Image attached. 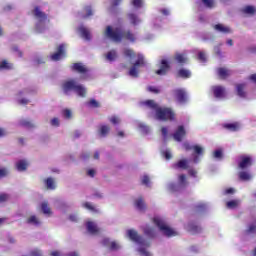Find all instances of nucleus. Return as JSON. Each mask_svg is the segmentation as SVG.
Wrapping results in <instances>:
<instances>
[{
    "instance_id": "f257e3e1",
    "label": "nucleus",
    "mask_w": 256,
    "mask_h": 256,
    "mask_svg": "<svg viewBox=\"0 0 256 256\" xmlns=\"http://www.w3.org/2000/svg\"><path fill=\"white\" fill-rule=\"evenodd\" d=\"M104 35L115 43H121L123 39H126V41H130V43H135L137 39L135 37V34L131 32V30L121 31L120 28L113 29V27L111 26L106 27Z\"/></svg>"
},
{
    "instance_id": "f03ea898",
    "label": "nucleus",
    "mask_w": 256,
    "mask_h": 256,
    "mask_svg": "<svg viewBox=\"0 0 256 256\" xmlns=\"http://www.w3.org/2000/svg\"><path fill=\"white\" fill-rule=\"evenodd\" d=\"M62 89L65 95H69V91H75L79 97H85L87 95V89L83 85L77 84L73 79L63 82Z\"/></svg>"
},
{
    "instance_id": "7ed1b4c3",
    "label": "nucleus",
    "mask_w": 256,
    "mask_h": 256,
    "mask_svg": "<svg viewBox=\"0 0 256 256\" xmlns=\"http://www.w3.org/2000/svg\"><path fill=\"white\" fill-rule=\"evenodd\" d=\"M155 117L158 121H175V111L171 107H161L157 109Z\"/></svg>"
},
{
    "instance_id": "20e7f679",
    "label": "nucleus",
    "mask_w": 256,
    "mask_h": 256,
    "mask_svg": "<svg viewBox=\"0 0 256 256\" xmlns=\"http://www.w3.org/2000/svg\"><path fill=\"white\" fill-rule=\"evenodd\" d=\"M153 223L154 225H156V227H158L160 231H162V233L166 237H175V235H177V232L171 229V227L167 226V224H165V221L160 217H154Z\"/></svg>"
},
{
    "instance_id": "39448f33",
    "label": "nucleus",
    "mask_w": 256,
    "mask_h": 256,
    "mask_svg": "<svg viewBox=\"0 0 256 256\" xmlns=\"http://www.w3.org/2000/svg\"><path fill=\"white\" fill-rule=\"evenodd\" d=\"M140 67H145V58L143 57V55H138V58L136 60V62L133 64V66L130 68L128 75H130V77H139V68Z\"/></svg>"
},
{
    "instance_id": "423d86ee",
    "label": "nucleus",
    "mask_w": 256,
    "mask_h": 256,
    "mask_svg": "<svg viewBox=\"0 0 256 256\" xmlns=\"http://www.w3.org/2000/svg\"><path fill=\"white\" fill-rule=\"evenodd\" d=\"M174 99H176L177 103L180 105H185L187 101H189V96L187 95V91L183 88H178L173 91Z\"/></svg>"
},
{
    "instance_id": "0eeeda50",
    "label": "nucleus",
    "mask_w": 256,
    "mask_h": 256,
    "mask_svg": "<svg viewBox=\"0 0 256 256\" xmlns=\"http://www.w3.org/2000/svg\"><path fill=\"white\" fill-rule=\"evenodd\" d=\"M127 235L131 241H134V243H138V245H147V247H149V243H147L143 236L139 235L137 231L130 229L127 231Z\"/></svg>"
},
{
    "instance_id": "6e6552de",
    "label": "nucleus",
    "mask_w": 256,
    "mask_h": 256,
    "mask_svg": "<svg viewBox=\"0 0 256 256\" xmlns=\"http://www.w3.org/2000/svg\"><path fill=\"white\" fill-rule=\"evenodd\" d=\"M65 47H66L65 44H60L57 47V51L50 56V59L52 61H61V59L65 57Z\"/></svg>"
},
{
    "instance_id": "1a4fd4ad",
    "label": "nucleus",
    "mask_w": 256,
    "mask_h": 256,
    "mask_svg": "<svg viewBox=\"0 0 256 256\" xmlns=\"http://www.w3.org/2000/svg\"><path fill=\"white\" fill-rule=\"evenodd\" d=\"M187 135V131L185 130V126L180 125L176 129V131L173 134V139L177 141L178 143H181L183 141V138Z\"/></svg>"
},
{
    "instance_id": "9d476101",
    "label": "nucleus",
    "mask_w": 256,
    "mask_h": 256,
    "mask_svg": "<svg viewBox=\"0 0 256 256\" xmlns=\"http://www.w3.org/2000/svg\"><path fill=\"white\" fill-rule=\"evenodd\" d=\"M251 165H253V158H251V156H240V162L238 164L240 169H247V167H251Z\"/></svg>"
},
{
    "instance_id": "9b49d317",
    "label": "nucleus",
    "mask_w": 256,
    "mask_h": 256,
    "mask_svg": "<svg viewBox=\"0 0 256 256\" xmlns=\"http://www.w3.org/2000/svg\"><path fill=\"white\" fill-rule=\"evenodd\" d=\"M169 69H171V66L169 65V62L166 59L161 60L160 62V69L156 70V75H167L169 72Z\"/></svg>"
},
{
    "instance_id": "f8f14e48",
    "label": "nucleus",
    "mask_w": 256,
    "mask_h": 256,
    "mask_svg": "<svg viewBox=\"0 0 256 256\" xmlns=\"http://www.w3.org/2000/svg\"><path fill=\"white\" fill-rule=\"evenodd\" d=\"M213 95L216 99H223L225 97V87L223 86H213L212 87Z\"/></svg>"
},
{
    "instance_id": "ddd939ff",
    "label": "nucleus",
    "mask_w": 256,
    "mask_h": 256,
    "mask_svg": "<svg viewBox=\"0 0 256 256\" xmlns=\"http://www.w3.org/2000/svg\"><path fill=\"white\" fill-rule=\"evenodd\" d=\"M33 15L36 17V19H39L40 22L47 21V14L41 11L39 6L34 8Z\"/></svg>"
},
{
    "instance_id": "4468645a",
    "label": "nucleus",
    "mask_w": 256,
    "mask_h": 256,
    "mask_svg": "<svg viewBox=\"0 0 256 256\" xmlns=\"http://www.w3.org/2000/svg\"><path fill=\"white\" fill-rule=\"evenodd\" d=\"M187 230L189 233H192V235H197V233H201L202 228L201 226L195 224V222H190L187 225Z\"/></svg>"
},
{
    "instance_id": "2eb2a0df",
    "label": "nucleus",
    "mask_w": 256,
    "mask_h": 256,
    "mask_svg": "<svg viewBox=\"0 0 256 256\" xmlns=\"http://www.w3.org/2000/svg\"><path fill=\"white\" fill-rule=\"evenodd\" d=\"M127 19L130 22V25H133L134 27L139 25V23H141V19L135 13H128Z\"/></svg>"
},
{
    "instance_id": "dca6fc26",
    "label": "nucleus",
    "mask_w": 256,
    "mask_h": 256,
    "mask_svg": "<svg viewBox=\"0 0 256 256\" xmlns=\"http://www.w3.org/2000/svg\"><path fill=\"white\" fill-rule=\"evenodd\" d=\"M86 227L87 231L90 232L91 235H97V233L99 232V228L97 227V224H95L94 222H87Z\"/></svg>"
},
{
    "instance_id": "f3484780",
    "label": "nucleus",
    "mask_w": 256,
    "mask_h": 256,
    "mask_svg": "<svg viewBox=\"0 0 256 256\" xmlns=\"http://www.w3.org/2000/svg\"><path fill=\"white\" fill-rule=\"evenodd\" d=\"M173 167L174 169H189V161L187 159L179 160Z\"/></svg>"
},
{
    "instance_id": "a211bd4d",
    "label": "nucleus",
    "mask_w": 256,
    "mask_h": 256,
    "mask_svg": "<svg viewBox=\"0 0 256 256\" xmlns=\"http://www.w3.org/2000/svg\"><path fill=\"white\" fill-rule=\"evenodd\" d=\"M134 205L139 211H145V209H147V205L145 204V201L142 197L136 199Z\"/></svg>"
},
{
    "instance_id": "6ab92c4d",
    "label": "nucleus",
    "mask_w": 256,
    "mask_h": 256,
    "mask_svg": "<svg viewBox=\"0 0 256 256\" xmlns=\"http://www.w3.org/2000/svg\"><path fill=\"white\" fill-rule=\"evenodd\" d=\"M176 77L181 79H189V77H191V71L182 68L178 70Z\"/></svg>"
},
{
    "instance_id": "aec40b11",
    "label": "nucleus",
    "mask_w": 256,
    "mask_h": 256,
    "mask_svg": "<svg viewBox=\"0 0 256 256\" xmlns=\"http://www.w3.org/2000/svg\"><path fill=\"white\" fill-rule=\"evenodd\" d=\"M143 105H146V107H149V109H153L155 114L157 113V109L161 107L155 102V100H146L143 102Z\"/></svg>"
},
{
    "instance_id": "412c9836",
    "label": "nucleus",
    "mask_w": 256,
    "mask_h": 256,
    "mask_svg": "<svg viewBox=\"0 0 256 256\" xmlns=\"http://www.w3.org/2000/svg\"><path fill=\"white\" fill-rule=\"evenodd\" d=\"M44 183L46 185V189L50 190V191H53L56 189V186H55V180L51 177L49 178H46L44 180Z\"/></svg>"
},
{
    "instance_id": "4be33fe9",
    "label": "nucleus",
    "mask_w": 256,
    "mask_h": 256,
    "mask_svg": "<svg viewBox=\"0 0 256 256\" xmlns=\"http://www.w3.org/2000/svg\"><path fill=\"white\" fill-rule=\"evenodd\" d=\"M224 129H227V131H239V123L235 122V123H226L223 124Z\"/></svg>"
},
{
    "instance_id": "5701e85b",
    "label": "nucleus",
    "mask_w": 256,
    "mask_h": 256,
    "mask_svg": "<svg viewBox=\"0 0 256 256\" xmlns=\"http://www.w3.org/2000/svg\"><path fill=\"white\" fill-rule=\"evenodd\" d=\"M236 91H237L238 97H242V98L247 97V93L245 92V84H237Z\"/></svg>"
},
{
    "instance_id": "b1692460",
    "label": "nucleus",
    "mask_w": 256,
    "mask_h": 256,
    "mask_svg": "<svg viewBox=\"0 0 256 256\" xmlns=\"http://www.w3.org/2000/svg\"><path fill=\"white\" fill-rule=\"evenodd\" d=\"M217 73H218V77H220V79H227V77H229V75H231V72L229 70H227L226 68H218Z\"/></svg>"
},
{
    "instance_id": "393cba45",
    "label": "nucleus",
    "mask_w": 256,
    "mask_h": 256,
    "mask_svg": "<svg viewBox=\"0 0 256 256\" xmlns=\"http://www.w3.org/2000/svg\"><path fill=\"white\" fill-rule=\"evenodd\" d=\"M84 11L86 14H81V19H89V17H93V8L91 6H85Z\"/></svg>"
},
{
    "instance_id": "a878e982",
    "label": "nucleus",
    "mask_w": 256,
    "mask_h": 256,
    "mask_svg": "<svg viewBox=\"0 0 256 256\" xmlns=\"http://www.w3.org/2000/svg\"><path fill=\"white\" fill-rule=\"evenodd\" d=\"M174 59L180 65H185V63H187V56H185V54H182V53H177Z\"/></svg>"
},
{
    "instance_id": "bb28decb",
    "label": "nucleus",
    "mask_w": 256,
    "mask_h": 256,
    "mask_svg": "<svg viewBox=\"0 0 256 256\" xmlns=\"http://www.w3.org/2000/svg\"><path fill=\"white\" fill-rule=\"evenodd\" d=\"M72 69L73 71H77V73H87V68L81 63H74Z\"/></svg>"
},
{
    "instance_id": "cd10ccee",
    "label": "nucleus",
    "mask_w": 256,
    "mask_h": 256,
    "mask_svg": "<svg viewBox=\"0 0 256 256\" xmlns=\"http://www.w3.org/2000/svg\"><path fill=\"white\" fill-rule=\"evenodd\" d=\"M26 223H28V225H35L36 227H39V225H41V221L35 215L30 216L27 219Z\"/></svg>"
},
{
    "instance_id": "c85d7f7f",
    "label": "nucleus",
    "mask_w": 256,
    "mask_h": 256,
    "mask_svg": "<svg viewBox=\"0 0 256 256\" xmlns=\"http://www.w3.org/2000/svg\"><path fill=\"white\" fill-rule=\"evenodd\" d=\"M111 131V128L107 125H102L100 126L99 129V135L100 137H107L109 135V132Z\"/></svg>"
},
{
    "instance_id": "c756f323",
    "label": "nucleus",
    "mask_w": 256,
    "mask_h": 256,
    "mask_svg": "<svg viewBox=\"0 0 256 256\" xmlns=\"http://www.w3.org/2000/svg\"><path fill=\"white\" fill-rule=\"evenodd\" d=\"M241 11L244 15H255L256 13V9L251 5L245 6Z\"/></svg>"
},
{
    "instance_id": "7c9ffc66",
    "label": "nucleus",
    "mask_w": 256,
    "mask_h": 256,
    "mask_svg": "<svg viewBox=\"0 0 256 256\" xmlns=\"http://www.w3.org/2000/svg\"><path fill=\"white\" fill-rule=\"evenodd\" d=\"M144 234L146 235V237L153 239V237H155V228L146 226L144 228Z\"/></svg>"
},
{
    "instance_id": "2f4dec72",
    "label": "nucleus",
    "mask_w": 256,
    "mask_h": 256,
    "mask_svg": "<svg viewBox=\"0 0 256 256\" xmlns=\"http://www.w3.org/2000/svg\"><path fill=\"white\" fill-rule=\"evenodd\" d=\"M214 29H216V31H219L220 33H231V29L229 27L223 26V24H216L214 26Z\"/></svg>"
},
{
    "instance_id": "473e14b6",
    "label": "nucleus",
    "mask_w": 256,
    "mask_h": 256,
    "mask_svg": "<svg viewBox=\"0 0 256 256\" xmlns=\"http://www.w3.org/2000/svg\"><path fill=\"white\" fill-rule=\"evenodd\" d=\"M27 162L25 160H20L16 163L17 171H27Z\"/></svg>"
},
{
    "instance_id": "72a5a7b5",
    "label": "nucleus",
    "mask_w": 256,
    "mask_h": 256,
    "mask_svg": "<svg viewBox=\"0 0 256 256\" xmlns=\"http://www.w3.org/2000/svg\"><path fill=\"white\" fill-rule=\"evenodd\" d=\"M106 59L107 61L113 62L117 59V51L116 50H110L107 54H106Z\"/></svg>"
},
{
    "instance_id": "f704fd0d",
    "label": "nucleus",
    "mask_w": 256,
    "mask_h": 256,
    "mask_svg": "<svg viewBox=\"0 0 256 256\" xmlns=\"http://www.w3.org/2000/svg\"><path fill=\"white\" fill-rule=\"evenodd\" d=\"M19 125L21 127H25L26 129H33V127H35V124H33L31 121L28 120H20Z\"/></svg>"
},
{
    "instance_id": "c9c22d12",
    "label": "nucleus",
    "mask_w": 256,
    "mask_h": 256,
    "mask_svg": "<svg viewBox=\"0 0 256 256\" xmlns=\"http://www.w3.org/2000/svg\"><path fill=\"white\" fill-rule=\"evenodd\" d=\"M1 69H5L7 71L13 69V64L8 63L7 60H3L2 62H0V71Z\"/></svg>"
},
{
    "instance_id": "e433bc0d",
    "label": "nucleus",
    "mask_w": 256,
    "mask_h": 256,
    "mask_svg": "<svg viewBox=\"0 0 256 256\" xmlns=\"http://www.w3.org/2000/svg\"><path fill=\"white\" fill-rule=\"evenodd\" d=\"M41 210L44 215H51V208L49 207V204L47 202H43L41 204Z\"/></svg>"
},
{
    "instance_id": "4c0bfd02",
    "label": "nucleus",
    "mask_w": 256,
    "mask_h": 256,
    "mask_svg": "<svg viewBox=\"0 0 256 256\" xmlns=\"http://www.w3.org/2000/svg\"><path fill=\"white\" fill-rule=\"evenodd\" d=\"M80 33L86 41H91V32H89L87 28H81Z\"/></svg>"
},
{
    "instance_id": "58836bf2",
    "label": "nucleus",
    "mask_w": 256,
    "mask_h": 256,
    "mask_svg": "<svg viewBox=\"0 0 256 256\" xmlns=\"http://www.w3.org/2000/svg\"><path fill=\"white\" fill-rule=\"evenodd\" d=\"M83 207H85V209H88V211H92V213H99V210H97L95 206L91 205V203L89 202H85L83 204Z\"/></svg>"
},
{
    "instance_id": "ea45409f",
    "label": "nucleus",
    "mask_w": 256,
    "mask_h": 256,
    "mask_svg": "<svg viewBox=\"0 0 256 256\" xmlns=\"http://www.w3.org/2000/svg\"><path fill=\"white\" fill-rule=\"evenodd\" d=\"M202 3L207 9H213L215 7V0H202Z\"/></svg>"
},
{
    "instance_id": "a19ab883",
    "label": "nucleus",
    "mask_w": 256,
    "mask_h": 256,
    "mask_svg": "<svg viewBox=\"0 0 256 256\" xmlns=\"http://www.w3.org/2000/svg\"><path fill=\"white\" fill-rule=\"evenodd\" d=\"M239 179H241V181H249L251 179V174L247 172H240Z\"/></svg>"
},
{
    "instance_id": "79ce46f5",
    "label": "nucleus",
    "mask_w": 256,
    "mask_h": 256,
    "mask_svg": "<svg viewBox=\"0 0 256 256\" xmlns=\"http://www.w3.org/2000/svg\"><path fill=\"white\" fill-rule=\"evenodd\" d=\"M237 205H239V202L237 200H231L226 203V207L228 209H235V207H237Z\"/></svg>"
},
{
    "instance_id": "37998d69",
    "label": "nucleus",
    "mask_w": 256,
    "mask_h": 256,
    "mask_svg": "<svg viewBox=\"0 0 256 256\" xmlns=\"http://www.w3.org/2000/svg\"><path fill=\"white\" fill-rule=\"evenodd\" d=\"M192 149L196 155H203V147L199 145H194Z\"/></svg>"
},
{
    "instance_id": "c03bdc74",
    "label": "nucleus",
    "mask_w": 256,
    "mask_h": 256,
    "mask_svg": "<svg viewBox=\"0 0 256 256\" xmlns=\"http://www.w3.org/2000/svg\"><path fill=\"white\" fill-rule=\"evenodd\" d=\"M147 91L150 93H154L155 95H158V93H161V90L155 86H148Z\"/></svg>"
},
{
    "instance_id": "a18cd8bd",
    "label": "nucleus",
    "mask_w": 256,
    "mask_h": 256,
    "mask_svg": "<svg viewBox=\"0 0 256 256\" xmlns=\"http://www.w3.org/2000/svg\"><path fill=\"white\" fill-rule=\"evenodd\" d=\"M179 183L182 185V187H185L187 185V176L185 174H181L179 176Z\"/></svg>"
},
{
    "instance_id": "49530a36",
    "label": "nucleus",
    "mask_w": 256,
    "mask_h": 256,
    "mask_svg": "<svg viewBox=\"0 0 256 256\" xmlns=\"http://www.w3.org/2000/svg\"><path fill=\"white\" fill-rule=\"evenodd\" d=\"M124 55L133 59V57H135V52L132 49H126L124 50Z\"/></svg>"
},
{
    "instance_id": "de8ad7c7",
    "label": "nucleus",
    "mask_w": 256,
    "mask_h": 256,
    "mask_svg": "<svg viewBox=\"0 0 256 256\" xmlns=\"http://www.w3.org/2000/svg\"><path fill=\"white\" fill-rule=\"evenodd\" d=\"M132 5L136 7V9H141V7H143V0H133Z\"/></svg>"
},
{
    "instance_id": "09e8293b",
    "label": "nucleus",
    "mask_w": 256,
    "mask_h": 256,
    "mask_svg": "<svg viewBox=\"0 0 256 256\" xmlns=\"http://www.w3.org/2000/svg\"><path fill=\"white\" fill-rule=\"evenodd\" d=\"M109 121L112 125H119V123H121V120L117 116L110 117Z\"/></svg>"
},
{
    "instance_id": "8fccbe9b",
    "label": "nucleus",
    "mask_w": 256,
    "mask_h": 256,
    "mask_svg": "<svg viewBox=\"0 0 256 256\" xmlns=\"http://www.w3.org/2000/svg\"><path fill=\"white\" fill-rule=\"evenodd\" d=\"M213 157L215 159H221L223 157V151L222 150H216L213 153Z\"/></svg>"
},
{
    "instance_id": "3c124183",
    "label": "nucleus",
    "mask_w": 256,
    "mask_h": 256,
    "mask_svg": "<svg viewBox=\"0 0 256 256\" xmlns=\"http://www.w3.org/2000/svg\"><path fill=\"white\" fill-rule=\"evenodd\" d=\"M150 179L149 176L144 175L142 178V185H145L146 187H149Z\"/></svg>"
},
{
    "instance_id": "603ef678",
    "label": "nucleus",
    "mask_w": 256,
    "mask_h": 256,
    "mask_svg": "<svg viewBox=\"0 0 256 256\" xmlns=\"http://www.w3.org/2000/svg\"><path fill=\"white\" fill-rule=\"evenodd\" d=\"M89 105H90V107H94L95 109H97L98 107H100L99 102H97V100H95V99H91V100L89 101Z\"/></svg>"
},
{
    "instance_id": "864d4df0",
    "label": "nucleus",
    "mask_w": 256,
    "mask_h": 256,
    "mask_svg": "<svg viewBox=\"0 0 256 256\" xmlns=\"http://www.w3.org/2000/svg\"><path fill=\"white\" fill-rule=\"evenodd\" d=\"M63 115H64L65 119H71V117H72L71 110H69V109L63 110Z\"/></svg>"
},
{
    "instance_id": "5fc2aeb1",
    "label": "nucleus",
    "mask_w": 256,
    "mask_h": 256,
    "mask_svg": "<svg viewBox=\"0 0 256 256\" xmlns=\"http://www.w3.org/2000/svg\"><path fill=\"white\" fill-rule=\"evenodd\" d=\"M198 59H199V61H202V63H205V61H207V56H205V53L199 52Z\"/></svg>"
},
{
    "instance_id": "6e6d98bb",
    "label": "nucleus",
    "mask_w": 256,
    "mask_h": 256,
    "mask_svg": "<svg viewBox=\"0 0 256 256\" xmlns=\"http://www.w3.org/2000/svg\"><path fill=\"white\" fill-rule=\"evenodd\" d=\"M246 233H256V225L251 224L248 229L246 230Z\"/></svg>"
},
{
    "instance_id": "4d7b16f0",
    "label": "nucleus",
    "mask_w": 256,
    "mask_h": 256,
    "mask_svg": "<svg viewBox=\"0 0 256 256\" xmlns=\"http://www.w3.org/2000/svg\"><path fill=\"white\" fill-rule=\"evenodd\" d=\"M9 195L8 194H0V203H5V201H8Z\"/></svg>"
},
{
    "instance_id": "13d9d810",
    "label": "nucleus",
    "mask_w": 256,
    "mask_h": 256,
    "mask_svg": "<svg viewBox=\"0 0 256 256\" xmlns=\"http://www.w3.org/2000/svg\"><path fill=\"white\" fill-rule=\"evenodd\" d=\"M12 51H13L14 53H18V57H23V52H22L21 50H19V47L13 46V47H12Z\"/></svg>"
},
{
    "instance_id": "bf43d9fd",
    "label": "nucleus",
    "mask_w": 256,
    "mask_h": 256,
    "mask_svg": "<svg viewBox=\"0 0 256 256\" xmlns=\"http://www.w3.org/2000/svg\"><path fill=\"white\" fill-rule=\"evenodd\" d=\"M110 249L111 251H117V249H119V244H117L116 242H111Z\"/></svg>"
},
{
    "instance_id": "052dcab7",
    "label": "nucleus",
    "mask_w": 256,
    "mask_h": 256,
    "mask_svg": "<svg viewBox=\"0 0 256 256\" xmlns=\"http://www.w3.org/2000/svg\"><path fill=\"white\" fill-rule=\"evenodd\" d=\"M7 169L6 168H1L0 169V179H3V177H7Z\"/></svg>"
},
{
    "instance_id": "680f3d73",
    "label": "nucleus",
    "mask_w": 256,
    "mask_h": 256,
    "mask_svg": "<svg viewBox=\"0 0 256 256\" xmlns=\"http://www.w3.org/2000/svg\"><path fill=\"white\" fill-rule=\"evenodd\" d=\"M121 1L123 0H112L111 7L112 8L119 7L121 5Z\"/></svg>"
},
{
    "instance_id": "e2e57ef3",
    "label": "nucleus",
    "mask_w": 256,
    "mask_h": 256,
    "mask_svg": "<svg viewBox=\"0 0 256 256\" xmlns=\"http://www.w3.org/2000/svg\"><path fill=\"white\" fill-rule=\"evenodd\" d=\"M139 253H141V255H143V256H151L149 251L145 250V248H140Z\"/></svg>"
},
{
    "instance_id": "0e129e2a",
    "label": "nucleus",
    "mask_w": 256,
    "mask_h": 256,
    "mask_svg": "<svg viewBox=\"0 0 256 256\" xmlns=\"http://www.w3.org/2000/svg\"><path fill=\"white\" fill-rule=\"evenodd\" d=\"M163 157H165V159H166L167 161H169V159H171L173 156L171 155V152H169V151H164V152H163Z\"/></svg>"
},
{
    "instance_id": "69168bd1",
    "label": "nucleus",
    "mask_w": 256,
    "mask_h": 256,
    "mask_svg": "<svg viewBox=\"0 0 256 256\" xmlns=\"http://www.w3.org/2000/svg\"><path fill=\"white\" fill-rule=\"evenodd\" d=\"M51 125H52L53 127H59V118H53V119L51 120Z\"/></svg>"
},
{
    "instance_id": "338daca9",
    "label": "nucleus",
    "mask_w": 256,
    "mask_h": 256,
    "mask_svg": "<svg viewBox=\"0 0 256 256\" xmlns=\"http://www.w3.org/2000/svg\"><path fill=\"white\" fill-rule=\"evenodd\" d=\"M31 256H43V254L40 252V250H33L31 253H30Z\"/></svg>"
},
{
    "instance_id": "774afa93",
    "label": "nucleus",
    "mask_w": 256,
    "mask_h": 256,
    "mask_svg": "<svg viewBox=\"0 0 256 256\" xmlns=\"http://www.w3.org/2000/svg\"><path fill=\"white\" fill-rule=\"evenodd\" d=\"M190 177H197V171L195 169L188 170Z\"/></svg>"
}]
</instances>
